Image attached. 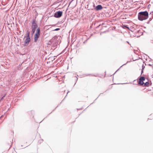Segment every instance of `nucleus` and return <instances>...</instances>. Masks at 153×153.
Here are the masks:
<instances>
[{
	"instance_id": "f257e3e1",
	"label": "nucleus",
	"mask_w": 153,
	"mask_h": 153,
	"mask_svg": "<svg viewBox=\"0 0 153 153\" xmlns=\"http://www.w3.org/2000/svg\"><path fill=\"white\" fill-rule=\"evenodd\" d=\"M149 17V13L147 11H142L138 13V19L141 21L147 19Z\"/></svg>"
},
{
	"instance_id": "f03ea898",
	"label": "nucleus",
	"mask_w": 153,
	"mask_h": 153,
	"mask_svg": "<svg viewBox=\"0 0 153 153\" xmlns=\"http://www.w3.org/2000/svg\"><path fill=\"white\" fill-rule=\"evenodd\" d=\"M40 34V29H36V32L34 36V42H36L39 38Z\"/></svg>"
},
{
	"instance_id": "7ed1b4c3",
	"label": "nucleus",
	"mask_w": 153,
	"mask_h": 153,
	"mask_svg": "<svg viewBox=\"0 0 153 153\" xmlns=\"http://www.w3.org/2000/svg\"><path fill=\"white\" fill-rule=\"evenodd\" d=\"M62 11H58L54 13L53 16L55 18H59L62 16Z\"/></svg>"
},
{
	"instance_id": "20e7f679",
	"label": "nucleus",
	"mask_w": 153,
	"mask_h": 153,
	"mask_svg": "<svg viewBox=\"0 0 153 153\" xmlns=\"http://www.w3.org/2000/svg\"><path fill=\"white\" fill-rule=\"evenodd\" d=\"M25 39L24 41V44L23 45L24 46H26L28 45L31 39L30 37H25Z\"/></svg>"
},
{
	"instance_id": "39448f33",
	"label": "nucleus",
	"mask_w": 153,
	"mask_h": 153,
	"mask_svg": "<svg viewBox=\"0 0 153 153\" xmlns=\"http://www.w3.org/2000/svg\"><path fill=\"white\" fill-rule=\"evenodd\" d=\"M145 79V78L143 76L141 77L139 79L138 81V84L141 85H143L144 84L143 81Z\"/></svg>"
},
{
	"instance_id": "423d86ee",
	"label": "nucleus",
	"mask_w": 153,
	"mask_h": 153,
	"mask_svg": "<svg viewBox=\"0 0 153 153\" xmlns=\"http://www.w3.org/2000/svg\"><path fill=\"white\" fill-rule=\"evenodd\" d=\"M37 26V23L36 22L35 20H33L32 23V29H36Z\"/></svg>"
},
{
	"instance_id": "0eeeda50",
	"label": "nucleus",
	"mask_w": 153,
	"mask_h": 153,
	"mask_svg": "<svg viewBox=\"0 0 153 153\" xmlns=\"http://www.w3.org/2000/svg\"><path fill=\"white\" fill-rule=\"evenodd\" d=\"M103 7L101 5H98L95 7L94 9L95 10L97 11L102 10Z\"/></svg>"
},
{
	"instance_id": "6e6552de",
	"label": "nucleus",
	"mask_w": 153,
	"mask_h": 153,
	"mask_svg": "<svg viewBox=\"0 0 153 153\" xmlns=\"http://www.w3.org/2000/svg\"><path fill=\"white\" fill-rule=\"evenodd\" d=\"M30 32L28 30H27V34H26V36H25L24 38H25V37H30Z\"/></svg>"
},
{
	"instance_id": "1a4fd4ad",
	"label": "nucleus",
	"mask_w": 153,
	"mask_h": 153,
	"mask_svg": "<svg viewBox=\"0 0 153 153\" xmlns=\"http://www.w3.org/2000/svg\"><path fill=\"white\" fill-rule=\"evenodd\" d=\"M137 33L141 34L140 35H143V33L140 31V30L137 31Z\"/></svg>"
},
{
	"instance_id": "9d476101",
	"label": "nucleus",
	"mask_w": 153,
	"mask_h": 153,
	"mask_svg": "<svg viewBox=\"0 0 153 153\" xmlns=\"http://www.w3.org/2000/svg\"><path fill=\"white\" fill-rule=\"evenodd\" d=\"M144 84L145 86L146 87H148L149 85V83L148 82H147L145 83H144Z\"/></svg>"
},
{
	"instance_id": "9b49d317",
	"label": "nucleus",
	"mask_w": 153,
	"mask_h": 153,
	"mask_svg": "<svg viewBox=\"0 0 153 153\" xmlns=\"http://www.w3.org/2000/svg\"><path fill=\"white\" fill-rule=\"evenodd\" d=\"M109 31V30H106V31H105L103 32H101L100 33V35H101L102 33H106L108 32Z\"/></svg>"
},
{
	"instance_id": "f8f14e48",
	"label": "nucleus",
	"mask_w": 153,
	"mask_h": 153,
	"mask_svg": "<svg viewBox=\"0 0 153 153\" xmlns=\"http://www.w3.org/2000/svg\"><path fill=\"white\" fill-rule=\"evenodd\" d=\"M128 62H129L128 61V62H127V63H125V64H124L122 66H121L120 67V68H119V69H118V70H117V71H116L115 72V73L113 74V75L114 74H115L116 73V72H117V71H118L119 70V69H120V68H121V67L123 66V65H126V64H127V63H128Z\"/></svg>"
},
{
	"instance_id": "ddd939ff",
	"label": "nucleus",
	"mask_w": 153,
	"mask_h": 153,
	"mask_svg": "<svg viewBox=\"0 0 153 153\" xmlns=\"http://www.w3.org/2000/svg\"><path fill=\"white\" fill-rule=\"evenodd\" d=\"M6 95V94H5L4 96H3L0 99V102L1 101L4 99V97H5Z\"/></svg>"
},
{
	"instance_id": "4468645a",
	"label": "nucleus",
	"mask_w": 153,
	"mask_h": 153,
	"mask_svg": "<svg viewBox=\"0 0 153 153\" xmlns=\"http://www.w3.org/2000/svg\"><path fill=\"white\" fill-rule=\"evenodd\" d=\"M124 27H126V29H129V27H128V26L127 25H123V28H124Z\"/></svg>"
},
{
	"instance_id": "2eb2a0df",
	"label": "nucleus",
	"mask_w": 153,
	"mask_h": 153,
	"mask_svg": "<svg viewBox=\"0 0 153 153\" xmlns=\"http://www.w3.org/2000/svg\"><path fill=\"white\" fill-rule=\"evenodd\" d=\"M145 68V66L144 65V64H143L142 65V69L144 70Z\"/></svg>"
},
{
	"instance_id": "dca6fc26",
	"label": "nucleus",
	"mask_w": 153,
	"mask_h": 153,
	"mask_svg": "<svg viewBox=\"0 0 153 153\" xmlns=\"http://www.w3.org/2000/svg\"><path fill=\"white\" fill-rule=\"evenodd\" d=\"M75 77H76V79L75 80V84H76V82L77 81V80L78 79V78L76 76Z\"/></svg>"
},
{
	"instance_id": "f3484780",
	"label": "nucleus",
	"mask_w": 153,
	"mask_h": 153,
	"mask_svg": "<svg viewBox=\"0 0 153 153\" xmlns=\"http://www.w3.org/2000/svg\"><path fill=\"white\" fill-rule=\"evenodd\" d=\"M43 141V140L42 139L41 140H39V143H42V142Z\"/></svg>"
},
{
	"instance_id": "a211bd4d",
	"label": "nucleus",
	"mask_w": 153,
	"mask_h": 153,
	"mask_svg": "<svg viewBox=\"0 0 153 153\" xmlns=\"http://www.w3.org/2000/svg\"><path fill=\"white\" fill-rule=\"evenodd\" d=\"M153 18V16H152V18H149V21H151L152 20Z\"/></svg>"
},
{
	"instance_id": "6ab92c4d",
	"label": "nucleus",
	"mask_w": 153,
	"mask_h": 153,
	"mask_svg": "<svg viewBox=\"0 0 153 153\" xmlns=\"http://www.w3.org/2000/svg\"><path fill=\"white\" fill-rule=\"evenodd\" d=\"M143 70L141 69V74L140 75H141L143 74Z\"/></svg>"
},
{
	"instance_id": "aec40b11",
	"label": "nucleus",
	"mask_w": 153,
	"mask_h": 153,
	"mask_svg": "<svg viewBox=\"0 0 153 153\" xmlns=\"http://www.w3.org/2000/svg\"><path fill=\"white\" fill-rule=\"evenodd\" d=\"M129 30H130L131 31L133 32L134 30H135L136 29H132V30H131V29H129Z\"/></svg>"
},
{
	"instance_id": "412c9836",
	"label": "nucleus",
	"mask_w": 153,
	"mask_h": 153,
	"mask_svg": "<svg viewBox=\"0 0 153 153\" xmlns=\"http://www.w3.org/2000/svg\"><path fill=\"white\" fill-rule=\"evenodd\" d=\"M32 31L33 33H34V32L35 31V30L36 29H32Z\"/></svg>"
},
{
	"instance_id": "4be33fe9",
	"label": "nucleus",
	"mask_w": 153,
	"mask_h": 153,
	"mask_svg": "<svg viewBox=\"0 0 153 153\" xmlns=\"http://www.w3.org/2000/svg\"><path fill=\"white\" fill-rule=\"evenodd\" d=\"M151 14H152V15H153V11L152 12H151L150 13V14L149 15H151Z\"/></svg>"
},
{
	"instance_id": "5701e85b",
	"label": "nucleus",
	"mask_w": 153,
	"mask_h": 153,
	"mask_svg": "<svg viewBox=\"0 0 153 153\" xmlns=\"http://www.w3.org/2000/svg\"><path fill=\"white\" fill-rule=\"evenodd\" d=\"M60 29H54V30H53V31H57V30H59Z\"/></svg>"
},
{
	"instance_id": "b1692460",
	"label": "nucleus",
	"mask_w": 153,
	"mask_h": 153,
	"mask_svg": "<svg viewBox=\"0 0 153 153\" xmlns=\"http://www.w3.org/2000/svg\"><path fill=\"white\" fill-rule=\"evenodd\" d=\"M99 33V32H97H97H94V34H95V33Z\"/></svg>"
},
{
	"instance_id": "393cba45",
	"label": "nucleus",
	"mask_w": 153,
	"mask_h": 153,
	"mask_svg": "<svg viewBox=\"0 0 153 153\" xmlns=\"http://www.w3.org/2000/svg\"><path fill=\"white\" fill-rule=\"evenodd\" d=\"M76 47H79V46L78 45V44H77L76 45Z\"/></svg>"
},
{
	"instance_id": "a878e982",
	"label": "nucleus",
	"mask_w": 153,
	"mask_h": 153,
	"mask_svg": "<svg viewBox=\"0 0 153 153\" xmlns=\"http://www.w3.org/2000/svg\"><path fill=\"white\" fill-rule=\"evenodd\" d=\"M90 75V74H85V75L86 76H88L89 75Z\"/></svg>"
},
{
	"instance_id": "bb28decb",
	"label": "nucleus",
	"mask_w": 153,
	"mask_h": 153,
	"mask_svg": "<svg viewBox=\"0 0 153 153\" xmlns=\"http://www.w3.org/2000/svg\"><path fill=\"white\" fill-rule=\"evenodd\" d=\"M57 57V56H54V59H53V60H54L55 59V58H56Z\"/></svg>"
},
{
	"instance_id": "cd10ccee",
	"label": "nucleus",
	"mask_w": 153,
	"mask_h": 153,
	"mask_svg": "<svg viewBox=\"0 0 153 153\" xmlns=\"http://www.w3.org/2000/svg\"><path fill=\"white\" fill-rule=\"evenodd\" d=\"M137 59H133V60L134 61H136V60H137Z\"/></svg>"
},
{
	"instance_id": "c85d7f7f",
	"label": "nucleus",
	"mask_w": 153,
	"mask_h": 153,
	"mask_svg": "<svg viewBox=\"0 0 153 153\" xmlns=\"http://www.w3.org/2000/svg\"><path fill=\"white\" fill-rule=\"evenodd\" d=\"M93 6L94 7V8L95 7V4H94L93 5Z\"/></svg>"
},
{
	"instance_id": "c756f323",
	"label": "nucleus",
	"mask_w": 153,
	"mask_h": 153,
	"mask_svg": "<svg viewBox=\"0 0 153 153\" xmlns=\"http://www.w3.org/2000/svg\"><path fill=\"white\" fill-rule=\"evenodd\" d=\"M69 92V91H68V93H67V94H68V92ZM67 94L66 95V96L65 97H66L67 96Z\"/></svg>"
},
{
	"instance_id": "7c9ffc66",
	"label": "nucleus",
	"mask_w": 153,
	"mask_h": 153,
	"mask_svg": "<svg viewBox=\"0 0 153 153\" xmlns=\"http://www.w3.org/2000/svg\"><path fill=\"white\" fill-rule=\"evenodd\" d=\"M78 110H80L81 109V108H80V109H77Z\"/></svg>"
},
{
	"instance_id": "2f4dec72",
	"label": "nucleus",
	"mask_w": 153,
	"mask_h": 153,
	"mask_svg": "<svg viewBox=\"0 0 153 153\" xmlns=\"http://www.w3.org/2000/svg\"><path fill=\"white\" fill-rule=\"evenodd\" d=\"M127 83H121V84H126Z\"/></svg>"
},
{
	"instance_id": "473e14b6",
	"label": "nucleus",
	"mask_w": 153,
	"mask_h": 153,
	"mask_svg": "<svg viewBox=\"0 0 153 153\" xmlns=\"http://www.w3.org/2000/svg\"><path fill=\"white\" fill-rule=\"evenodd\" d=\"M63 51H62V52H61L60 54H62V53H63Z\"/></svg>"
},
{
	"instance_id": "72a5a7b5",
	"label": "nucleus",
	"mask_w": 153,
	"mask_h": 153,
	"mask_svg": "<svg viewBox=\"0 0 153 153\" xmlns=\"http://www.w3.org/2000/svg\"><path fill=\"white\" fill-rule=\"evenodd\" d=\"M140 37V36H137V37Z\"/></svg>"
},
{
	"instance_id": "f704fd0d",
	"label": "nucleus",
	"mask_w": 153,
	"mask_h": 153,
	"mask_svg": "<svg viewBox=\"0 0 153 153\" xmlns=\"http://www.w3.org/2000/svg\"><path fill=\"white\" fill-rule=\"evenodd\" d=\"M3 116V115H2L1 117H2Z\"/></svg>"
},
{
	"instance_id": "c9c22d12",
	"label": "nucleus",
	"mask_w": 153,
	"mask_h": 153,
	"mask_svg": "<svg viewBox=\"0 0 153 153\" xmlns=\"http://www.w3.org/2000/svg\"><path fill=\"white\" fill-rule=\"evenodd\" d=\"M149 66H151V65H150V64H149Z\"/></svg>"
},
{
	"instance_id": "e433bc0d",
	"label": "nucleus",
	"mask_w": 153,
	"mask_h": 153,
	"mask_svg": "<svg viewBox=\"0 0 153 153\" xmlns=\"http://www.w3.org/2000/svg\"><path fill=\"white\" fill-rule=\"evenodd\" d=\"M136 80H134V81H135Z\"/></svg>"
},
{
	"instance_id": "4c0bfd02",
	"label": "nucleus",
	"mask_w": 153,
	"mask_h": 153,
	"mask_svg": "<svg viewBox=\"0 0 153 153\" xmlns=\"http://www.w3.org/2000/svg\"><path fill=\"white\" fill-rule=\"evenodd\" d=\"M37 29H39V27H38Z\"/></svg>"
},
{
	"instance_id": "58836bf2",
	"label": "nucleus",
	"mask_w": 153,
	"mask_h": 153,
	"mask_svg": "<svg viewBox=\"0 0 153 153\" xmlns=\"http://www.w3.org/2000/svg\"><path fill=\"white\" fill-rule=\"evenodd\" d=\"M151 42L152 43H153V42Z\"/></svg>"
},
{
	"instance_id": "ea45409f",
	"label": "nucleus",
	"mask_w": 153,
	"mask_h": 153,
	"mask_svg": "<svg viewBox=\"0 0 153 153\" xmlns=\"http://www.w3.org/2000/svg\"><path fill=\"white\" fill-rule=\"evenodd\" d=\"M55 109H56V108H55L54 110H53V111H54L55 110Z\"/></svg>"
},
{
	"instance_id": "a19ab883",
	"label": "nucleus",
	"mask_w": 153,
	"mask_h": 153,
	"mask_svg": "<svg viewBox=\"0 0 153 153\" xmlns=\"http://www.w3.org/2000/svg\"><path fill=\"white\" fill-rule=\"evenodd\" d=\"M56 29H59V28H56Z\"/></svg>"
},
{
	"instance_id": "79ce46f5",
	"label": "nucleus",
	"mask_w": 153,
	"mask_h": 153,
	"mask_svg": "<svg viewBox=\"0 0 153 153\" xmlns=\"http://www.w3.org/2000/svg\"><path fill=\"white\" fill-rule=\"evenodd\" d=\"M115 27L114 28V29H115Z\"/></svg>"
},
{
	"instance_id": "37998d69",
	"label": "nucleus",
	"mask_w": 153,
	"mask_h": 153,
	"mask_svg": "<svg viewBox=\"0 0 153 153\" xmlns=\"http://www.w3.org/2000/svg\"><path fill=\"white\" fill-rule=\"evenodd\" d=\"M140 29H142V28H140Z\"/></svg>"
},
{
	"instance_id": "c03bdc74",
	"label": "nucleus",
	"mask_w": 153,
	"mask_h": 153,
	"mask_svg": "<svg viewBox=\"0 0 153 153\" xmlns=\"http://www.w3.org/2000/svg\"><path fill=\"white\" fill-rule=\"evenodd\" d=\"M85 43V42H84V43Z\"/></svg>"
}]
</instances>
